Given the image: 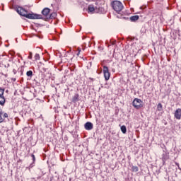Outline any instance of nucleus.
<instances>
[{"instance_id": "1", "label": "nucleus", "mask_w": 181, "mask_h": 181, "mask_svg": "<svg viewBox=\"0 0 181 181\" xmlns=\"http://www.w3.org/2000/svg\"><path fill=\"white\" fill-rule=\"evenodd\" d=\"M111 5H112L114 11H115V12H117V13H119V12H121V11H122V9H124V5L119 1L115 0V1H112Z\"/></svg>"}, {"instance_id": "20", "label": "nucleus", "mask_w": 181, "mask_h": 181, "mask_svg": "<svg viewBox=\"0 0 181 181\" xmlns=\"http://www.w3.org/2000/svg\"><path fill=\"white\" fill-rule=\"evenodd\" d=\"M64 57H67L66 59L69 60L70 59V60H71L73 58L70 57V53L68 52L65 54Z\"/></svg>"}, {"instance_id": "12", "label": "nucleus", "mask_w": 181, "mask_h": 181, "mask_svg": "<svg viewBox=\"0 0 181 181\" xmlns=\"http://www.w3.org/2000/svg\"><path fill=\"white\" fill-rule=\"evenodd\" d=\"M78 101H80V95L78 93H76L72 98V103L76 104V103H78Z\"/></svg>"}, {"instance_id": "36", "label": "nucleus", "mask_w": 181, "mask_h": 181, "mask_svg": "<svg viewBox=\"0 0 181 181\" xmlns=\"http://www.w3.org/2000/svg\"><path fill=\"white\" fill-rule=\"evenodd\" d=\"M30 167L32 168V164H30Z\"/></svg>"}, {"instance_id": "8", "label": "nucleus", "mask_w": 181, "mask_h": 181, "mask_svg": "<svg viewBox=\"0 0 181 181\" xmlns=\"http://www.w3.org/2000/svg\"><path fill=\"white\" fill-rule=\"evenodd\" d=\"M174 117L176 118V119H181V109L178 108L175 110L174 113Z\"/></svg>"}, {"instance_id": "14", "label": "nucleus", "mask_w": 181, "mask_h": 181, "mask_svg": "<svg viewBox=\"0 0 181 181\" xmlns=\"http://www.w3.org/2000/svg\"><path fill=\"white\" fill-rule=\"evenodd\" d=\"M56 16H57V13H56V12H53L47 17V19H54L56 18Z\"/></svg>"}, {"instance_id": "28", "label": "nucleus", "mask_w": 181, "mask_h": 181, "mask_svg": "<svg viewBox=\"0 0 181 181\" xmlns=\"http://www.w3.org/2000/svg\"><path fill=\"white\" fill-rule=\"evenodd\" d=\"M81 52V49L80 48H78V52L77 53V56H78L80 54Z\"/></svg>"}, {"instance_id": "4", "label": "nucleus", "mask_w": 181, "mask_h": 181, "mask_svg": "<svg viewBox=\"0 0 181 181\" xmlns=\"http://www.w3.org/2000/svg\"><path fill=\"white\" fill-rule=\"evenodd\" d=\"M142 100L139 98H135L134 101L132 102V105L136 108V110H139V108H141L142 104Z\"/></svg>"}, {"instance_id": "25", "label": "nucleus", "mask_w": 181, "mask_h": 181, "mask_svg": "<svg viewBox=\"0 0 181 181\" xmlns=\"http://www.w3.org/2000/svg\"><path fill=\"white\" fill-rule=\"evenodd\" d=\"M28 59H30V60H32V52H29Z\"/></svg>"}, {"instance_id": "33", "label": "nucleus", "mask_w": 181, "mask_h": 181, "mask_svg": "<svg viewBox=\"0 0 181 181\" xmlns=\"http://www.w3.org/2000/svg\"><path fill=\"white\" fill-rule=\"evenodd\" d=\"M6 93H8V90H6Z\"/></svg>"}, {"instance_id": "31", "label": "nucleus", "mask_w": 181, "mask_h": 181, "mask_svg": "<svg viewBox=\"0 0 181 181\" xmlns=\"http://www.w3.org/2000/svg\"><path fill=\"white\" fill-rule=\"evenodd\" d=\"M90 78V80H91L92 81H94V78Z\"/></svg>"}, {"instance_id": "11", "label": "nucleus", "mask_w": 181, "mask_h": 181, "mask_svg": "<svg viewBox=\"0 0 181 181\" xmlns=\"http://www.w3.org/2000/svg\"><path fill=\"white\" fill-rule=\"evenodd\" d=\"M87 12L88 13H94V12H95V8H94V6L89 5L88 6Z\"/></svg>"}, {"instance_id": "17", "label": "nucleus", "mask_w": 181, "mask_h": 181, "mask_svg": "<svg viewBox=\"0 0 181 181\" xmlns=\"http://www.w3.org/2000/svg\"><path fill=\"white\" fill-rule=\"evenodd\" d=\"M4 114V112H2V109L0 107V124L1 122H4V119L2 118V115Z\"/></svg>"}, {"instance_id": "21", "label": "nucleus", "mask_w": 181, "mask_h": 181, "mask_svg": "<svg viewBox=\"0 0 181 181\" xmlns=\"http://www.w3.org/2000/svg\"><path fill=\"white\" fill-rule=\"evenodd\" d=\"M26 75L28 76V77H32V76H33V71H27Z\"/></svg>"}, {"instance_id": "5", "label": "nucleus", "mask_w": 181, "mask_h": 181, "mask_svg": "<svg viewBox=\"0 0 181 181\" xmlns=\"http://www.w3.org/2000/svg\"><path fill=\"white\" fill-rule=\"evenodd\" d=\"M103 73H104L105 80L106 81H108V80H110V77L111 76V74L110 73V71L108 70V66H103Z\"/></svg>"}, {"instance_id": "18", "label": "nucleus", "mask_w": 181, "mask_h": 181, "mask_svg": "<svg viewBox=\"0 0 181 181\" xmlns=\"http://www.w3.org/2000/svg\"><path fill=\"white\" fill-rule=\"evenodd\" d=\"M132 172H138L139 170V168H138V166H132Z\"/></svg>"}, {"instance_id": "26", "label": "nucleus", "mask_w": 181, "mask_h": 181, "mask_svg": "<svg viewBox=\"0 0 181 181\" xmlns=\"http://www.w3.org/2000/svg\"><path fill=\"white\" fill-rule=\"evenodd\" d=\"M3 117L4 118H8V113H4Z\"/></svg>"}, {"instance_id": "3", "label": "nucleus", "mask_w": 181, "mask_h": 181, "mask_svg": "<svg viewBox=\"0 0 181 181\" xmlns=\"http://www.w3.org/2000/svg\"><path fill=\"white\" fill-rule=\"evenodd\" d=\"M4 93L5 89L0 88V105H1V107H4L6 103V99L5 98V96H4Z\"/></svg>"}, {"instance_id": "24", "label": "nucleus", "mask_w": 181, "mask_h": 181, "mask_svg": "<svg viewBox=\"0 0 181 181\" xmlns=\"http://www.w3.org/2000/svg\"><path fill=\"white\" fill-rule=\"evenodd\" d=\"M31 157L33 158V163H35V161L36 160V158L35 157V156L33 154H31Z\"/></svg>"}, {"instance_id": "2", "label": "nucleus", "mask_w": 181, "mask_h": 181, "mask_svg": "<svg viewBox=\"0 0 181 181\" xmlns=\"http://www.w3.org/2000/svg\"><path fill=\"white\" fill-rule=\"evenodd\" d=\"M27 19H43V16L40 14H35L33 13H28L27 15H24Z\"/></svg>"}, {"instance_id": "16", "label": "nucleus", "mask_w": 181, "mask_h": 181, "mask_svg": "<svg viewBox=\"0 0 181 181\" xmlns=\"http://www.w3.org/2000/svg\"><path fill=\"white\" fill-rule=\"evenodd\" d=\"M120 129H121L122 134H127V127L125 125H122L120 127Z\"/></svg>"}, {"instance_id": "34", "label": "nucleus", "mask_w": 181, "mask_h": 181, "mask_svg": "<svg viewBox=\"0 0 181 181\" xmlns=\"http://www.w3.org/2000/svg\"><path fill=\"white\" fill-rule=\"evenodd\" d=\"M37 179H40V177H38Z\"/></svg>"}, {"instance_id": "29", "label": "nucleus", "mask_w": 181, "mask_h": 181, "mask_svg": "<svg viewBox=\"0 0 181 181\" xmlns=\"http://www.w3.org/2000/svg\"><path fill=\"white\" fill-rule=\"evenodd\" d=\"M13 74H16V69H13Z\"/></svg>"}, {"instance_id": "22", "label": "nucleus", "mask_w": 181, "mask_h": 181, "mask_svg": "<svg viewBox=\"0 0 181 181\" xmlns=\"http://www.w3.org/2000/svg\"><path fill=\"white\" fill-rule=\"evenodd\" d=\"M34 57L35 60H40V55L39 54H35Z\"/></svg>"}, {"instance_id": "15", "label": "nucleus", "mask_w": 181, "mask_h": 181, "mask_svg": "<svg viewBox=\"0 0 181 181\" xmlns=\"http://www.w3.org/2000/svg\"><path fill=\"white\" fill-rule=\"evenodd\" d=\"M47 70V68L45 66V64H42L40 66V71H41V73H46Z\"/></svg>"}, {"instance_id": "19", "label": "nucleus", "mask_w": 181, "mask_h": 181, "mask_svg": "<svg viewBox=\"0 0 181 181\" xmlns=\"http://www.w3.org/2000/svg\"><path fill=\"white\" fill-rule=\"evenodd\" d=\"M157 109H158V111H162V110H163V107L162 106V103H158V105L157 106Z\"/></svg>"}, {"instance_id": "7", "label": "nucleus", "mask_w": 181, "mask_h": 181, "mask_svg": "<svg viewBox=\"0 0 181 181\" xmlns=\"http://www.w3.org/2000/svg\"><path fill=\"white\" fill-rule=\"evenodd\" d=\"M84 128L85 129H86V131H91V129L94 128V125L93 124V123H91V122H87L84 124Z\"/></svg>"}, {"instance_id": "23", "label": "nucleus", "mask_w": 181, "mask_h": 181, "mask_svg": "<svg viewBox=\"0 0 181 181\" xmlns=\"http://www.w3.org/2000/svg\"><path fill=\"white\" fill-rule=\"evenodd\" d=\"M75 69H76V65H73L72 66L70 67L71 71H74Z\"/></svg>"}, {"instance_id": "35", "label": "nucleus", "mask_w": 181, "mask_h": 181, "mask_svg": "<svg viewBox=\"0 0 181 181\" xmlns=\"http://www.w3.org/2000/svg\"><path fill=\"white\" fill-rule=\"evenodd\" d=\"M176 165H179V163H177Z\"/></svg>"}, {"instance_id": "27", "label": "nucleus", "mask_w": 181, "mask_h": 181, "mask_svg": "<svg viewBox=\"0 0 181 181\" xmlns=\"http://www.w3.org/2000/svg\"><path fill=\"white\" fill-rule=\"evenodd\" d=\"M122 19H125L126 21H129V17H122Z\"/></svg>"}, {"instance_id": "32", "label": "nucleus", "mask_w": 181, "mask_h": 181, "mask_svg": "<svg viewBox=\"0 0 181 181\" xmlns=\"http://www.w3.org/2000/svg\"><path fill=\"white\" fill-rule=\"evenodd\" d=\"M86 1H88V2H91V0H86Z\"/></svg>"}, {"instance_id": "10", "label": "nucleus", "mask_w": 181, "mask_h": 181, "mask_svg": "<svg viewBox=\"0 0 181 181\" xmlns=\"http://www.w3.org/2000/svg\"><path fill=\"white\" fill-rule=\"evenodd\" d=\"M169 159V153H165L162 156L163 164L165 165L166 161Z\"/></svg>"}, {"instance_id": "13", "label": "nucleus", "mask_w": 181, "mask_h": 181, "mask_svg": "<svg viewBox=\"0 0 181 181\" xmlns=\"http://www.w3.org/2000/svg\"><path fill=\"white\" fill-rule=\"evenodd\" d=\"M139 20V16H132L129 18V21L131 22H136V21Z\"/></svg>"}, {"instance_id": "9", "label": "nucleus", "mask_w": 181, "mask_h": 181, "mask_svg": "<svg viewBox=\"0 0 181 181\" xmlns=\"http://www.w3.org/2000/svg\"><path fill=\"white\" fill-rule=\"evenodd\" d=\"M49 13H50V8H45L42 11V14L44 16H46V18H47L49 16Z\"/></svg>"}, {"instance_id": "30", "label": "nucleus", "mask_w": 181, "mask_h": 181, "mask_svg": "<svg viewBox=\"0 0 181 181\" xmlns=\"http://www.w3.org/2000/svg\"><path fill=\"white\" fill-rule=\"evenodd\" d=\"M9 64H8L7 65H5V67H9Z\"/></svg>"}, {"instance_id": "6", "label": "nucleus", "mask_w": 181, "mask_h": 181, "mask_svg": "<svg viewBox=\"0 0 181 181\" xmlns=\"http://www.w3.org/2000/svg\"><path fill=\"white\" fill-rule=\"evenodd\" d=\"M16 12L18 13V15H21V16H24V18H25V15H28V10H26L22 7L17 8Z\"/></svg>"}]
</instances>
